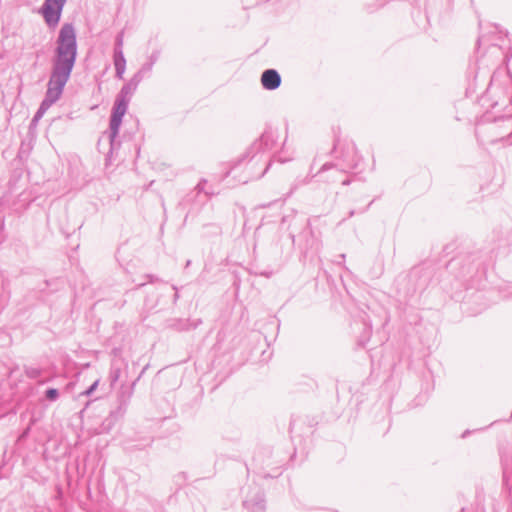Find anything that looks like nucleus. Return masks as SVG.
Returning a JSON list of instances; mask_svg holds the SVG:
<instances>
[{"mask_svg":"<svg viewBox=\"0 0 512 512\" xmlns=\"http://www.w3.org/2000/svg\"><path fill=\"white\" fill-rule=\"evenodd\" d=\"M75 56V31L71 25L66 24L60 31L55 65L72 70Z\"/></svg>","mask_w":512,"mask_h":512,"instance_id":"1","label":"nucleus"},{"mask_svg":"<svg viewBox=\"0 0 512 512\" xmlns=\"http://www.w3.org/2000/svg\"><path fill=\"white\" fill-rule=\"evenodd\" d=\"M70 72L71 69L55 65L54 72L48 84L47 98L44 103L52 104L59 99Z\"/></svg>","mask_w":512,"mask_h":512,"instance_id":"2","label":"nucleus"},{"mask_svg":"<svg viewBox=\"0 0 512 512\" xmlns=\"http://www.w3.org/2000/svg\"><path fill=\"white\" fill-rule=\"evenodd\" d=\"M65 0H46L42 13L49 25L55 26L59 20Z\"/></svg>","mask_w":512,"mask_h":512,"instance_id":"3","label":"nucleus"},{"mask_svg":"<svg viewBox=\"0 0 512 512\" xmlns=\"http://www.w3.org/2000/svg\"><path fill=\"white\" fill-rule=\"evenodd\" d=\"M261 84L267 90H274L281 84V77L274 69H268L261 76Z\"/></svg>","mask_w":512,"mask_h":512,"instance_id":"4","label":"nucleus"},{"mask_svg":"<svg viewBox=\"0 0 512 512\" xmlns=\"http://www.w3.org/2000/svg\"><path fill=\"white\" fill-rule=\"evenodd\" d=\"M127 103L120 99L116 102L114 111L111 117V128L114 132H116L121 124L122 117L126 113Z\"/></svg>","mask_w":512,"mask_h":512,"instance_id":"5","label":"nucleus"},{"mask_svg":"<svg viewBox=\"0 0 512 512\" xmlns=\"http://www.w3.org/2000/svg\"><path fill=\"white\" fill-rule=\"evenodd\" d=\"M115 67L117 71V75L122 77L125 71V60L122 56L116 57L115 59Z\"/></svg>","mask_w":512,"mask_h":512,"instance_id":"6","label":"nucleus"},{"mask_svg":"<svg viewBox=\"0 0 512 512\" xmlns=\"http://www.w3.org/2000/svg\"><path fill=\"white\" fill-rule=\"evenodd\" d=\"M58 395V392L56 389H49L47 392H46V396L48 399L50 400H54Z\"/></svg>","mask_w":512,"mask_h":512,"instance_id":"7","label":"nucleus"}]
</instances>
